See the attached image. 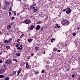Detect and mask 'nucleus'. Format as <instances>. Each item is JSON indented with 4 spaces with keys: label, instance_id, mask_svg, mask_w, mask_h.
<instances>
[{
    "label": "nucleus",
    "instance_id": "1",
    "mask_svg": "<svg viewBox=\"0 0 80 80\" xmlns=\"http://www.w3.org/2000/svg\"><path fill=\"white\" fill-rule=\"evenodd\" d=\"M62 25H65V24L66 25H68L70 23V22L66 20H63L62 21Z\"/></svg>",
    "mask_w": 80,
    "mask_h": 80
},
{
    "label": "nucleus",
    "instance_id": "2",
    "mask_svg": "<svg viewBox=\"0 0 80 80\" xmlns=\"http://www.w3.org/2000/svg\"><path fill=\"white\" fill-rule=\"evenodd\" d=\"M67 10L66 11V13L67 14H69V13H71V9L69 8H67Z\"/></svg>",
    "mask_w": 80,
    "mask_h": 80
},
{
    "label": "nucleus",
    "instance_id": "3",
    "mask_svg": "<svg viewBox=\"0 0 80 80\" xmlns=\"http://www.w3.org/2000/svg\"><path fill=\"white\" fill-rule=\"evenodd\" d=\"M7 28L8 30H9V29H10L11 28H12V24H9L7 26Z\"/></svg>",
    "mask_w": 80,
    "mask_h": 80
},
{
    "label": "nucleus",
    "instance_id": "4",
    "mask_svg": "<svg viewBox=\"0 0 80 80\" xmlns=\"http://www.w3.org/2000/svg\"><path fill=\"white\" fill-rule=\"evenodd\" d=\"M24 22H25V23H26V24H28L30 23V21L28 19L24 21Z\"/></svg>",
    "mask_w": 80,
    "mask_h": 80
},
{
    "label": "nucleus",
    "instance_id": "5",
    "mask_svg": "<svg viewBox=\"0 0 80 80\" xmlns=\"http://www.w3.org/2000/svg\"><path fill=\"white\" fill-rule=\"evenodd\" d=\"M38 14L39 15L40 17H44V16L43 15V13L41 12H38Z\"/></svg>",
    "mask_w": 80,
    "mask_h": 80
},
{
    "label": "nucleus",
    "instance_id": "6",
    "mask_svg": "<svg viewBox=\"0 0 80 80\" xmlns=\"http://www.w3.org/2000/svg\"><path fill=\"white\" fill-rule=\"evenodd\" d=\"M35 4H32L31 6L30 7L31 9H32V10H33V9H35Z\"/></svg>",
    "mask_w": 80,
    "mask_h": 80
},
{
    "label": "nucleus",
    "instance_id": "7",
    "mask_svg": "<svg viewBox=\"0 0 80 80\" xmlns=\"http://www.w3.org/2000/svg\"><path fill=\"white\" fill-rule=\"evenodd\" d=\"M40 28V25H38L36 27V30H39Z\"/></svg>",
    "mask_w": 80,
    "mask_h": 80
},
{
    "label": "nucleus",
    "instance_id": "8",
    "mask_svg": "<svg viewBox=\"0 0 80 80\" xmlns=\"http://www.w3.org/2000/svg\"><path fill=\"white\" fill-rule=\"evenodd\" d=\"M6 64L7 65H8L10 63V61L9 60H8L6 61L5 62Z\"/></svg>",
    "mask_w": 80,
    "mask_h": 80
},
{
    "label": "nucleus",
    "instance_id": "9",
    "mask_svg": "<svg viewBox=\"0 0 80 80\" xmlns=\"http://www.w3.org/2000/svg\"><path fill=\"white\" fill-rule=\"evenodd\" d=\"M20 72H21V69H20L18 71V75H17L18 76V75H19V74H20Z\"/></svg>",
    "mask_w": 80,
    "mask_h": 80
},
{
    "label": "nucleus",
    "instance_id": "10",
    "mask_svg": "<svg viewBox=\"0 0 80 80\" xmlns=\"http://www.w3.org/2000/svg\"><path fill=\"white\" fill-rule=\"evenodd\" d=\"M16 56H17V57H20V53H16Z\"/></svg>",
    "mask_w": 80,
    "mask_h": 80
},
{
    "label": "nucleus",
    "instance_id": "11",
    "mask_svg": "<svg viewBox=\"0 0 80 80\" xmlns=\"http://www.w3.org/2000/svg\"><path fill=\"white\" fill-rule=\"evenodd\" d=\"M4 72L3 71V70L1 69L0 70V73L2 74V73H3Z\"/></svg>",
    "mask_w": 80,
    "mask_h": 80
},
{
    "label": "nucleus",
    "instance_id": "12",
    "mask_svg": "<svg viewBox=\"0 0 80 80\" xmlns=\"http://www.w3.org/2000/svg\"><path fill=\"white\" fill-rule=\"evenodd\" d=\"M34 27H35L34 26H32L30 27V29L31 30H33V28H34Z\"/></svg>",
    "mask_w": 80,
    "mask_h": 80
},
{
    "label": "nucleus",
    "instance_id": "13",
    "mask_svg": "<svg viewBox=\"0 0 80 80\" xmlns=\"http://www.w3.org/2000/svg\"><path fill=\"white\" fill-rule=\"evenodd\" d=\"M4 42L5 43H9L8 40H6L4 41Z\"/></svg>",
    "mask_w": 80,
    "mask_h": 80
},
{
    "label": "nucleus",
    "instance_id": "14",
    "mask_svg": "<svg viewBox=\"0 0 80 80\" xmlns=\"http://www.w3.org/2000/svg\"><path fill=\"white\" fill-rule=\"evenodd\" d=\"M12 38H10L8 40V42H9V43L11 42V41H12Z\"/></svg>",
    "mask_w": 80,
    "mask_h": 80
},
{
    "label": "nucleus",
    "instance_id": "15",
    "mask_svg": "<svg viewBox=\"0 0 80 80\" xmlns=\"http://www.w3.org/2000/svg\"><path fill=\"white\" fill-rule=\"evenodd\" d=\"M32 39H28V42H29V43H30L32 42Z\"/></svg>",
    "mask_w": 80,
    "mask_h": 80
},
{
    "label": "nucleus",
    "instance_id": "16",
    "mask_svg": "<svg viewBox=\"0 0 80 80\" xmlns=\"http://www.w3.org/2000/svg\"><path fill=\"white\" fill-rule=\"evenodd\" d=\"M33 10V12H36L37 11V8H36V9H34Z\"/></svg>",
    "mask_w": 80,
    "mask_h": 80
},
{
    "label": "nucleus",
    "instance_id": "17",
    "mask_svg": "<svg viewBox=\"0 0 80 80\" xmlns=\"http://www.w3.org/2000/svg\"><path fill=\"white\" fill-rule=\"evenodd\" d=\"M5 77L3 75H0V78H4Z\"/></svg>",
    "mask_w": 80,
    "mask_h": 80
},
{
    "label": "nucleus",
    "instance_id": "18",
    "mask_svg": "<svg viewBox=\"0 0 80 80\" xmlns=\"http://www.w3.org/2000/svg\"><path fill=\"white\" fill-rule=\"evenodd\" d=\"M55 40V38H53L51 40V42L53 43V42Z\"/></svg>",
    "mask_w": 80,
    "mask_h": 80
},
{
    "label": "nucleus",
    "instance_id": "19",
    "mask_svg": "<svg viewBox=\"0 0 80 80\" xmlns=\"http://www.w3.org/2000/svg\"><path fill=\"white\" fill-rule=\"evenodd\" d=\"M30 67V66L28 64L26 65V68H28V67Z\"/></svg>",
    "mask_w": 80,
    "mask_h": 80
},
{
    "label": "nucleus",
    "instance_id": "20",
    "mask_svg": "<svg viewBox=\"0 0 80 80\" xmlns=\"http://www.w3.org/2000/svg\"><path fill=\"white\" fill-rule=\"evenodd\" d=\"M6 48H8V49L10 48V47L9 46H6Z\"/></svg>",
    "mask_w": 80,
    "mask_h": 80
},
{
    "label": "nucleus",
    "instance_id": "21",
    "mask_svg": "<svg viewBox=\"0 0 80 80\" xmlns=\"http://www.w3.org/2000/svg\"><path fill=\"white\" fill-rule=\"evenodd\" d=\"M9 79H10L9 78L6 77V78L5 80H9Z\"/></svg>",
    "mask_w": 80,
    "mask_h": 80
},
{
    "label": "nucleus",
    "instance_id": "22",
    "mask_svg": "<svg viewBox=\"0 0 80 80\" xmlns=\"http://www.w3.org/2000/svg\"><path fill=\"white\" fill-rule=\"evenodd\" d=\"M12 61H13V62H14V61H15L16 62H17V60H16V59H13Z\"/></svg>",
    "mask_w": 80,
    "mask_h": 80
},
{
    "label": "nucleus",
    "instance_id": "23",
    "mask_svg": "<svg viewBox=\"0 0 80 80\" xmlns=\"http://www.w3.org/2000/svg\"><path fill=\"white\" fill-rule=\"evenodd\" d=\"M56 25L57 27L58 28H60V26H58V24H56Z\"/></svg>",
    "mask_w": 80,
    "mask_h": 80
},
{
    "label": "nucleus",
    "instance_id": "24",
    "mask_svg": "<svg viewBox=\"0 0 80 80\" xmlns=\"http://www.w3.org/2000/svg\"><path fill=\"white\" fill-rule=\"evenodd\" d=\"M5 3L6 5H8L9 4V3L8 2H5Z\"/></svg>",
    "mask_w": 80,
    "mask_h": 80
},
{
    "label": "nucleus",
    "instance_id": "25",
    "mask_svg": "<svg viewBox=\"0 0 80 80\" xmlns=\"http://www.w3.org/2000/svg\"><path fill=\"white\" fill-rule=\"evenodd\" d=\"M38 24H41L42 23V22L41 21H39V22H38Z\"/></svg>",
    "mask_w": 80,
    "mask_h": 80
},
{
    "label": "nucleus",
    "instance_id": "26",
    "mask_svg": "<svg viewBox=\"0 0 80 80\" xmlns=\"http://www.w3.org/2000/svg\"><path fill=\"white\" fill-rule=\"evenodd\" d=\"M72 35L73 36H75V35H76V33L74 32L73 33Z\"/></svg>",
    "mask_w": 80,
    "mask_h": 80
},
{
    "label": "nucleus",
    "instance_id": "27",
    "mask_svg": "<svg viewBox=\"0 0 80 80\" xmlns=\"http://www.w3.org/2000/svg\"><path fill=\"white\" fill-rule=\"evenodd\" d=\"M44 72H45V70H42L41 71V73H44Z\"/></svg>",
    "mask_w": 80,
    "mask_h": 80
},
{
    "label": "nucleus",
    "instance_id": "28",
    "mask_svg": "<svg viewBox=\"0 0 80 80\" xmlns=\"http://www.w3.org/2000/svg\"><path fill=\"white\" fill-rule=\"evenodd\" d=\"M24 35V34H23L22 35L20 36V38H22L23 37V36Z\"/></svg>",
    "mask_w": 80,
    "mask_h": 80
},
{
    "label": "nucleus",
    "instance_id": "29",
    "mask_svg": "<svg viewBox=\"0 0 80 80\" xmlns=\"http://www.w3.org/2000/svg\"><path fill=\"white\" fill-rule=\"evenodd\" d=\"M22 47H23V46L22 45H21L20 46V47H21V48H20V50H22Z\"/></svg>",
    "mask_w": 80,
    "mask_h": 80
},
{
    "label": "nucleus",
    "instance_id": "30",
    "mask_svg": "<svg viewBox=\"0 0 80 80\" xmlns=\"http://www.w3.org/2000/svg\"><path fill=\"white\" fill-rule=\"evenodd\" d=\"M35 50H38V48H37V47H35Z\"/></svg>",
    "mask_w": 80,
    "mask_h": 80
},
{
    "label": "nucleus",
    "instance_id": "31",
    "mask_svg": "<svg viewBox=\"0 0 80 80\" xmlns=\"http://www.w3.org/2000/svg\"><path fill=\"white\" fill-rule=\"evenodd\" d=\"M12 73L14 74H15V73H16V71H13L12 72Z\"/></svg>",
    "mask_w": 80,
    "mask_h": 80
},
{
    "label": "nucleus",
    "instance_id": "32",
    "mask_svg": "<svg viewBox=\"0 0 80 80\" xmlns=\"http://www.w3.org/2000/svg\"><path fill=\"white\" fill-rule=\"evenodd\" d=\"M15 18L14 17H12V20H14V19Z\"/></svg>",
    "mask_w": 80,
    "mask_h": 80
},
{
    "label": "nucleus",
    "instance_id": "33",
    "mask_svg": "<svg viewBox=\"0 0 80 80\" xmlns=\"http://www.w3.org/2000/svg\"><path fill=\"white\" fill-rule=\"evenodd\" d=\"M20 47H19L17 48L18 50H20Z\"/></svg>",
    "mask_w": 80,
    "mask_h": 80
},
{
    "label": "nucleus",
    "instance_id": "34",
    "mask_svg": "<svg viewBox=\"0 0 80 80\" xmlns=\"http://www.w3.org/2000/svg\"><path fill=\"white\" fill-rule=\"evenodd\" d=\"M20 42V39H18L17 40V42Z\"/></svg>",
    "mask_w": 80,
    "mask_h": 80
},
{
    "label": "nucleus",
    "instance_id": "35",
    "mask_svg": "<svg viewBox=\"0 0 80 80\" xmlns=\"http://www.w3.org/2000/svg\"><path fill=\"white\" fill-rule=\"evenodd\" d=\"M61 51V50H58V52H60Z\"/></svg>",
    "mask_w": 80,
    "mask_h": 80
},
{
    "label": "nucleus",
    "instance_id": "36",
    "mask_svg": "<svg viewBox=\"0 0 80 80\" xmlns=\"http://www.w3.org/2000/svg\"><path fill=\"white\" fill-rule=\"evenodd\" d=\"M54 50H55V51H56V50H57V49L56 48H54Z\"/></svg>",
    "mask_w": 80,
    "mask_h": 80
},
{
    "label": "nucleus",
    "instance_id": "37",
    "mask_svg": "<svg viewBox=\"0 0 80 80\" xmlns=\"http://www.w3.org/2000/svg\"><path fill=\"white\" fill-rule=\"evenodd\" d=\"M34 58H35V59H37V56L34 57Z\"/></svg>",
    "mask_w": 80,
    "mask_h": 80
},
{
    "label": "nucleus",
    "instance_id": "38",
    "mask_svg": "<svg viewBox=\"0 0 80 80\" xmlns=\"http://www.w3.org/2000/svg\"><path fill=\"white\" fill-rule=\"evenodd\" d=\"M2 63V61L1 60H0V63Z\"/></svg>",
    "mask_w": 80,
    "mask_h": 80
},
{
    "label": "nucleus",
    "instance_id": "39",
    "mask_svg": "<svg viewBox=\"0 0 80 80\" xmlns=\"http://www.w3.org/2000/svg\"><path fill=\"white\" fill-rule=\"evenodd\" d=\"M14 15L15 16L16 15V12H14Z\"/></svg>",
    "mask_w": 80,
    "mask_h": 80
},
{
    "label": "nucleus",
    "instance_id": "40",
    "mask_svg": "<svg viewBox=\"0 0 80 80\" xmlns=\"http://www.w3.org/2000/svg\"><path fill=\"white\" fill-rule=\"evenodd\" d=\"M35 73H36V74H37L38 73V72H35Z\"/></svg>",
    "mask_w": 80,
    "mask_h": 80
},
{
    "label": "nucleus",
    "instance_id": "41",
    "mask_svg": "<svg viewBox=\"0 0 80 80\" xmlns=\"http://www.w3.org/2000/svg\"><path fill=\"white\" fill-rule=\"evenodd\" d=\"M72 77H73V78L74 77V75H72Z\"/></svg>",
    "mask_w": 80,
    "mask_h": 80
},
{
    "label": "nucleus",
    "instance_id": "42",
    "mask_svg": "<svg viewBox=\"0 0 80 80\" xmlns=\"http://www.w3.org/2000/svg\"><path fill=\"white\" fill-rule=\"evenodd\" d=\"M11 15V12H9V15Z\"/></svg>",
    "mask_w": 80,
    "mask_h": 80
},
{
    "label": "nucleus",
    "instance_id": "43",
    "mask_svg": "<svg viewBox=\"0 0 80 80\" xmlns=\"http://www.w3.org/2000/svg\"><path fill=\"white\" fill-rule=\"evenodd\" d=\"M4 10H6V9H7V8L5 7V8H4Z\"/></svg>",
    "mask_w": 80,
    "mask_h": 80
},
{
    "label": "nucleus",
    "instance_id": "44",
    "mask_svg": "<svg viewBox=\"0 0 80 80\" xmlns=\"http://www.w3.org/2000/svg\"><path fill=\"white\" fill-rule=\"evenodd\" d=\"M65 10H67V9H64L63 10V11H65Z\"/></svg>",
    "mask_w": 80,
    "mask_h": 80
},
{
    "label": "nucleus",
    "instance_id": "45",
    "mask_svg": "<svg viewBox=\"0 0 80 80\" xmlns=\"http://www.w3.org/2000/svg\"><path fill=\"white\" fill-rule=\"evenodd\" d=\"M16 47H18V44L17 45Z\"/></svg>",
    "mask_w": 80,
    "mask_h": 80
},
{
    "label": "nucleus",
    "instance_id": "46",
    "mask_svg": "<svg viewBox=\"0 0 80 80\" xmlns=\"http://www.w3.org/2000/svg\"><path fill=\"white\" fill-rule=\"evenodd\" d=\"M44 54H45V51H44Z\"/></svg>",
    "mask_w": 80,
    "mask_h": 80
},
{
    "label": "nucleus",
    "instance_id": "47",
    "mask_svg": "<svg viewBox=\"0 0 80 80\" xmlns=\"http://www.w3.org/2000/svg\"><path fill=\"white\" fill-rule=\"evenodd\" d=\"M12 9H9V11H11Z\"/></svg>",
    "mask_w": 80,
    "mask_h": 80
},
{
    "label": "nucleus",
    "instance_id": "48",
    "mask_svg": "<svg viewBox=\"0 0 80 80\" xmlns=\"http://www.w3.org/2000/svg\"><path fill=\"white\" fill-rule=\"evenodd\" d=\"M9 34H10V33H8L7 35H9Z\"/></svg>",
    "mask_w": 80,
    "mask_h": 80
},
{
    "label": "nucleus",
    "instance_id": "49",
    "mask_svg": "<svg viewBox=\"0 0 80 80\" xmlns=\"http://www.w3.org/2000/svg\"><path fill=\"white\" fill-rule=\"evenodd\" d=\"M31 55H32V56H33V53H32L31 54Z\"/></svg>",
    "mask_w": 80,
    "mask_h": 80
},
{
    "label": "nucleus",
    "instance_id": "50",
    "mask_svg": "<svg viewBox=\"0 0 80 80\" xmlns=\"http://www.w3.org/2000/svg\"><path fill=\"white\" fill-rule=\"evenodd\" d=\"M41 30H43V28H41Z\"/></svg>",
    "mask_w": 80,
    "mask_h": 80
},
{
    "label": "nucleus",
    "instance_id": "51",
    "mask_svg": "<svg viewBox=\"0 0 80 80\" xmlns=\"http://www.w3.org/2000/svg\"><path fill=\"white\" fill-rule=\"evenodd\" d=\"M2 47V45L1 44H0V48Z\"/></svg>",
    "mask_w": 80,
    "mask_h": 80
},
{
    "label": "nucleus",
    "instance_id": "52",
    "mask_svg": "<svg viewBox=\"0 0 80 80\" xmlns=\"http://www.w3.org/2000/svg\"><path fill=\"white\" fill-rule=\"evenodd\" d=\"M17 15V16H18V15H19V13Z\"/></svg>",
    "mask_w": 80,
    "mask_h": 80
},
{
    "label": "nucleus",
    "instance_id": "53",
    "mask_svg": "<svg viewBox=\"0 0 80 80\" xmlns=\"http://www.w3.org/2000/svg\"><path fill=\"white\" fill-rule=\"evenodd\" d=\"M78 30H80V28H78Z\"/></svg>",
    "mask_w": 80,
    "mask_h": 80
},
{
    "label": "nucleus",
    "instance_id": "54",
    "mask_svg": "<svg viewBox=\"0 0 80 80\" xmlns=\"http://www.w3.org/2000/svg\"><path fill=\"white\" fill-rule=\"evenodd\" d=\"M67 71H68V70H69V69H67Z\"/></svg>",
    "mask_w": 80,
    "mask_h": 80
},
{
    "label": "nucleus",
    "instance_id": "55",
    "mask_svg": "<svg viewBox=\"0 0 80 80\" xmlns=\"http://www.w3.org/2000/svg\"><path fill=\"white\" fill-rule=\"evenodd\" d=\"M10 9H12V7H10Z\"/></svg>",
    "mask_w": 80,
    "mask_h": 80
},
{
    "label": "nucleus",
    "instance_id": "56",
    "mask_svg": "<svg viewBox=\"0 0 80 80\" xmlns=\"http://www.w3.org/2000/svg\"><path fill=\"white\" fill-rule=\"evenodd\" d=\"M18 1H21V0H18Z\"/></svg>",
    "mask_w": 80,
    "mask_h": 80
},
{
    "label": "nucleus",
    "instance_id": "57",
    "mask_svg": "<svg viewBox=\"0 0 80 80\" xmlns=\"http://www.w3.org/2000/svg\"><path fill=\"white\" fill-rule=\"evenodd\" d=\"M1 32L0 31V34H1Z\"/></svg>",
    "mask_w": 80,
    "mask_h": 80
},
{
    "label": "nucleus",
    "instance_id": "58",
    "mask_svg": "<svg viewBox=\"0 0 80 80\" xmlns=\"http://www.w3.org/2000/svg\"><path fill=\"white\" fill-rule=\"evenodd\" d=\"M0 6H1V4H0Z\"/></svg>",
    "mask_w": 80,
    "mask_h": 80
},
{
    "label": "nucleus",
    "instance_id": "59",
    "mask_svg": "<svg viewBox=\"0 0 80 80\" xmlns=\"http://www.w3.org/2000/svg\"><path fill=\"white\" fill-rule=\"evenodd\" d=\"M55 28H57V27H55Z\"/></svg>",
    "mask_w": 80,
    "mask_h": 80
},
{
    "label": "nucleus",
    "instance_id": "60",
    "mask_svg": "<svg viewBox=\"0 0 80 80\" xmlns=\"http://www.w3.org/2000/svg\"><path fill=\"white\" fill-rule=\"evenodd\" d=\"M47 66H48V65H47Z\"/></svg>",
    "mask_w": 80,
    "mask_h": 80
}]
</instances>
